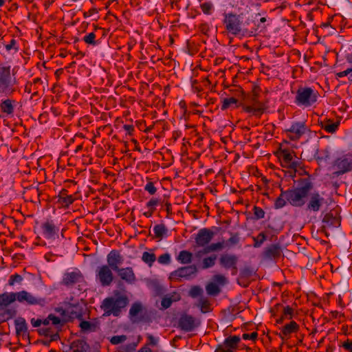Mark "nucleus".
<instances>
[{"instance_id": "58", "label": "nucleus", "mask_w": 352, "mask_h": 352, "mask_svg": "<svg viewBox=\"0 0 352 352\" xmlns=\"http://www.w3.org/2000/svg\"><path fill=\"white\" fill-rule=\"evenodd\" d=\"M254 274V271L250 267H245L241 271V276L243 278H250Z\"/></svg>"}, {"instance_id": "11", "label": "nucleus", "mask_w": 352, "mask_h": 352, "mask_svg": "<svg viewBox=\"0 0 352 352\" xmlns=\"http://www.w3.org/2000/svg\"><path fill=\"white\" fill-rule=\"evenodd\" d=\"M238 256L232 254H223L219 259V265L226 270H231L232 274L237 272Z\"/></svg>"}, {"instance_id": "10", "label": "nucleus", "mask_w": 352, "mask_h": 352, "mask_svg": "<svg viewBox=\"0 0 352 352\" xmlns=\"http://www.w3.org/2000/svg\"><path fill=\"white\" fill-rule=\"evenodd\" d=\"M200 324L199 319L195 318L191 315L183 314L178 320V327L185 332L193 331Z\"/></svg>"}, {"instance_id": "41", "label": "nucleus", "mask_w": 352, "mask_h": 352, "mask_svg": "<svg viewBox=\"0 0 352 352\" xmlns=\"http://www.w3.org/2000/svg\"><path fill=\"white\" fill-rule=\"evenodd\" d=\"M238 100L234 97L224 98L221 109V110H226L230 106L236 104Z\"/></svg>"}, {"instance_id": "56", "label": "nucleus", "mask_w": 352, "mask_h": 352, "mask_svg": "<svg viewBox=\"0 0 352 352\" xmlns=\"http://www.w3.org/2000/svg\"><path fill=\"white\" fill-rule=\"evenodd\" d=\"M22 280H23V278L21 275H19L18 274H15L10 276L9 280H8V284L12 286L16 283H21L22 281Z\"/></svg>"}, {"instance_id": "16", "label": "nucleus", "mask_w": 352, "mask_h": 352, "mask_svg": "<svg viewBox=\"0 0 352 352\" xmlns=\"http://www.w3.org/2000/svg\"><path fill=\"white\" fill-rule=\"evenodd\" d=\"M123 257L119 251L113 250L107 256V266L116 272L120 269L119 266L123 263Z\"/></svg>"}, {"instance_id": "18", "label": "nucleus", "mask_w": 352, "mask_h": 352, "mask_svg": "<svg viewBox=\"0 0 352 352\" xmlns=\"http://www.w3.org/2000/svg\"><path fill=\"white\" fill-rule=\"evenodd\" d=\"M197 271V267L194 265L182 267L172 272L171 277L172 278H188L191 275L195 274Z\"/></svg>"}, {"instance_id": "3", "label": "nucleus", "mask_w": 352, "mask_h": 352, "mask_svg": "<svg viewBox=\"0 0 352 352\" xmlns=\"http://www.w3.org/2000/svg\"><path fill=\"white\" fill-rule=\"evenodd\" d=\"M312 188L313 185L308 179H300L297 187L287 190L288 203L295 207L302 206Z\"/></svg>"}, {"instance_id": "64", "label": "nucleus", "mask_w": 352, "mask_h": 352, "mask_svg": "<svg viewBox=\"0 0 352 352\" xmlns=\"http://www.w3.org/2000/svg\"><path fill=\"white\" fill-rule=\"evenodd\" d=\"M342 346L349 352H352V340L347 339L342 343Z\"/></svg>"}, {"instance_id": "15", "label": "nucleus", "mask_w": 352, "mask_h": 352, "mask_svg": "<svg viewBox=\"0 0 352 352\" xmlns=\"http://www.w3.org/2000/svg\"><path fill=\"white\" fill-rule=\"evenodd\" d=\"M42 233L47 239H55L58 236L59 228L55 225L52 220H47L42 223Z\"/></svg>"}, {"instance_id": "40", "label": "nucleus", "mask_w": 352, "mask_h": 352, "mask_svg": "<svg viewBox=\"0 0 352 352\" xmlns=\"http://www.w3.org/2000/svg\"><path fill=\"white\" fill-rule=\"evenodd\" d=\"M206 289L207 293L209 295H212V296H216L220 292L219 287L214 283H208L206 287Z\"/></svg>"}, {"instance_id": "34", "label": "nucleus", "mask_w": 352, "mask_h": 352, "mask_svg": "<svg viewBox=\"0 0 352 352\" xmlns=\"http://www.w3.org/2000/svg\"><path fill=\"white\" fill-rule=\"evenodd\" d=\"M142 260L144 263L151 267L156 261V256L153 252H144L142 256Z\"/></svg>"}, {"instance_id": "20", "label": "nucleus", "mask_w": 352, "mask_h": 352, "mask_svg": "<svg viewBox=\"0 0 352 352\" xmlns=\"http://www.w3.org/2000/svg\"><path fill=\"white\" fill-rule=\"evenodd\" d=\"M300 326L295 321H290L280 329V337L282 339H288L293 333L298 331Z\"/></svg>"}, {"instance_id": "24", "label": "nucleus", "mask_w": 352, "mask_h": 352, "mask_svg": "<svg viewBox=\"0 0 352 352\" xmlns=\"http://www.w3.org/2000/svg\"><path fill=\"white\" fill-rule=\"evenodd\" d=\"M281 248L279 244H272L267 247L264 251V256L269 259H274L280 256Z\"/></svg>"}, {"instance_id": "52", "label": "nucleus", "mask_w": 352, "mask_h": 352, "mask_svg": "<svg viewBox=\"0 0 352 352\" xmlns=\"http://www.w3.org/2000/svg\"><path fill=\"white\" fill-rule=\"evenodd\" d=\"M203 293L202 289L199 286H193L189 292V294L192 298H196Z\"/></svg>"}, {"instance_id": "43", "label": "nucleus", "mask_w": 352, "mask_h": 352, "mask_svg": "<svg viewBox=\"0 0 352 352\" xmlns=\"http://www.w3.org/2000/svg\"><path fill=\"white\" fill-rule=\"evenodd\" d=\"M254 245L253 246L256 248H259L266 240V236L264 232H261L256 237H253Z\"/></svg>"}, {"instance_id": "26", "label": "nucleus", "mask_w": 352, "mask_h": 352, "mask_svg": "<svg viewBox=\"0 0 352 352\" xmlns=\"http://www.w3.org/2000/svg\"><path fill=\"white\" fill-rule=\"evenodd\" d=\"M17 300L16 292H5L0 294V307H7Z\"/></svg>"}, {"instance_id": "44", "label": "nucleus", "mask_w": 352, "mask_h": 352, "mask_svg": "<svg viewBox=\"0 0 352 352\" xmlns=\"http://www.w3.org/2000/svg\"><path fill=\"white\" fill-rule=\"evenodd\" d=\"M49 320L51 323L57 327H61L63 326L65 321L61 320L59 317L56 316L53 314H49Z\"/></svg>"}, {"instance_id": "14", "label": "nucleus", "mask_w": 352, "mask_h": 352, "mask_svg": "<svg viewBox=\"0 0 352 352\" xmlns=\"http://www.w3.org/2000/svg\"><path fill=\"white\" fill-rule=\"evenodd\" d=\"M214 236V232L208 228L200 229L195 238V243L198 247H206Z\"/></svg>"}, {"instance_id": "50", "label": "nucleus", "mask_w": 352, "mask_h": 352, "mask_svg": "<svg viewBox=\"0 0 352 352\" xmlns=\"http://www.w3.org/2000/svg\"><path fill=\"white\" fill-rule=\"evenodd\" d=\"M127 337L125 335L114 336L111 338L110 342L113 345H117L126 340Z\"/></svg>"}, {"instance_id": "33", "label": "nucleus", "mask_w": 352, "mask_h": 352, "mask_svg": "<svg viewBox=\"0 0 352 352\" xmlns=\"http://www.w3.org/2000/svg\"><path fill=\"white\" fill-rule=\"evenodd\" d=\"M339 126V122H332L330 120L321 122V127L326 131L327 133H335Z\"/></svg>"}, {"instance_id": "53", "label": "nucleus", "mask_w": 352, "mask_h": 352, "mask_svg": "<svg viewBox=\"0 0 352 352\" xmlns=\"http://www.w3.org/2000/svg\"><path fill=\"white\" fill-rule=\"evenodd\" d=\"M346 76H349V80L352 82V68H347L346 70L336 74V77L338 78H343Z\"/></svg>"}, {"instance_id": "28", "label": "nucleus", "mask_w": 352, "mask_h": 352, "mask_svg": "<svg viewBox=\"0 0 352 352\" xmlns=\"http://www.w3.org/2000/svg\"><path fill=\"white\" fill-rule=\"evenodd\" d=\"M168 232L166 226L163 223L157 224L153 227L155 237L159 240L166 237L168 235Z\"/></svg>"}, {"instance_id": "1", "label": "nucleus", "mask_w": 352, "mask_h": 352, "mask_svg": "<svg viewBox=\"0 0 352 352\" xmlns=\"http://www.w3.org/2000/svg\"><path fill=\"white\" fill-rule=\"evenodd\" d=\"M223 22L227 32L234 36H254L257 30L254 26L249 28L250 22L243 21L241 14L226 13Z\"/></svg>"}, {"instance_id": "35", "label": "nucleus", "mask_w": 352, "mask_h": 352, "mask_svg": "<svg viewBox=\"0 0 352 352\" xmlns=\"http://www.w3.org/2000/svg\"><path fill=\"white\" fill-rule=\"evenodd\" d=\"M294 160L295 157H294L293 153H291L287 150H283L280 153L281 165L294 161Z\"/></svg>"}, {"instance_id": "46", "label": "nucleus", "mask_w": 352, "mask_h": 352, "mask_svg": "<svg viewBox=\"0 0 352 352\" xmlns=\"http://www.w3.org/2000/svg\"><path fill=\"white\" fill-rule=\"evenodd\" d=\"M200 8L206 14H211L213 10V5L210 2H204L201 4Z\"/></svg>"}, {"instance_id": "30", "label": "nucleus", "mask_w": 352, "mask_h": 352, "mask_svg": "<svg viewBox=\"0 0 352 352\" xmlns=\"http://www.w3.org/2000/svg\"><path fill=\"white\" fill-rule=\"evenodd\" d=\"M58 197L59 201L65 206H69L74 201L73 196L67 195V190L65 189L60 192Z\"/></svg>"}, {"instance_id": "23", "label": "nucleus", "mask_w": 352, "mask_h": 352, "mask_svg": "<svg viewBox=\"0 0 352 352\" xmlns=\"http://www.w3.org/2000/svg\"><path fill=\"white\" fill-rule=\"evenodd\" d=\"M294 157L295 160L294 161L281 165L283 168L287 169V173L288 176L292 178L296 177L297 169L301 166V162L298 158L296 156Z\"/></svg>"}, {"instance_id": "62", "label": "nucleus", "mask_w": 352, "mask_h": 352, "mask_svg": "<svg viewBox=\"0 0 352 352\" xmlns=\"http://www.w3.org/2000/svg\"><path fill=\"white\" fill-rule=\"evenodd\" d=\"M293 315V309L289 307H285L283 309V316L285 318L291 319Z\"/></svg>"}, {"instance_id": "31", "label": "nucleus", "mask_w": 352, "mask_h": 352, "mask_svg": "<svg viewBox=\"0 0 352 352\" xmlns=\"http://www.w3.org/2000/svg\"><path fill=\"white\" fill-rule=\"evenodd\" d=\"M192 258V254L187 250H182L179 252L177 260L182 264L190 263Z\"/></svg>"}, {"instance_id": "32", "label": "nucleus", "mask_w": 352, "mask_h": 352, "mask_svg": "<svg viewBox=\"0 0 352 352\" xmlns=\"http://www.w3.org/2000/svg\"><path fill=\"white\" fill-rule=\"evenodd\" d=\"M287 190H282L280 195L276 199L274 202V208L280 209L283 208L287 201L288 202V197L286 196Z\"/></svg>"}, {"instance_id": "19", "label": "nucleus", "mask_w": 352, "mask_h": 352, "mask_svg": "<svg viewBox=\"0 0 352 352\" xmlns=\"http://www.w3.org/2000/svg\"><path fill=\"white\" fill-rule=\"evenodd\" d=\"M116 272L122 280L129 284H133L136 280L135 274L131 267L120 268Z\"/></svg>"}, {"instance_id": "22", "label": "nucleus", "mask_w": 352, "mask_h": 352, "mask_svg": "<svg viewBox=\"0 0 352 352\" xmlns=\"http://www.w3.org/2000/svg\"><path fill=\"white\" fill-rule=\"evenodd\" d=\"M70 349L73 352H90L89 345L81 339L74 340L70 344Z\"/></svg>"}, {"instance_id": "25", "label": "nucleus", "mask_w": 352, "mask_h": 352, "mask_svg": "<svg viewBox=\"0 0 352 352\" xmlns=\"http://www.w3.org/2000/svg\"><path fill=\"white\" fill-rule=\"evenodd\" d=\"M265 109V104L261 102H256L255 103L250 105H246L244 107V110L248 112L252 113L254 116L261 115Z\"/></svg>"}, {"instance_id": "54", "label": "nucleus", "mask_w": 352, "mask_h": 352, "mask_svg": "<svg viewBox=\"0 0 352 352\" xmlns=\"http://www.w3.org/2000/svg\"><path fill=\"white\" fill-rule=\"evenodd\" d=\"M346 76H349V80L352 82V68H347L346 70L336 74V77L338 78H343Z\"/></svg>"}, {"instance_id": "48", "label": "nucleus", "mask_w": 352, "mask_h": 352, "mask_svg": "<svg viewBox=\"0 0 352 352\" xmlns=\"http://www.w3.org/2000/svg\"><path fill=\"white\" fill-rule=\"evenodd\" d=\"M142 310V305L140 303L135 302L132 305L129 310L131 316H136Z\"/></svg>"}, {"instance_id": "37", "label": "nucleus", "mask_w": 352, "mask_h": 352, "mask_svg": "<svg viewBox=\"0 0 352 352\" xmlns=\"http://www.w3.org/2000/svg\"><path fill=\"white\" fill-rule=\"evenodd\" d=\"M70 314L72 318H80L82 316L81 307L78 306H72L68 308L67 311Z\"/></svg>"}, {"instance_id": "59", "label": "nucleus", "mask_w": 352, "mask_h": 352, "mask_svg": "<svg viewBox=\"0 0 352 352\" xmlns=\"http://www.w3.org/2000/svg\"><path fill=\"white\" fill-rule=\"evenodd\" d=\"M213 280L218 284L225 285L227 283V278L222 274H216L213 276Z\"/></svg>"}, {"instance_id": "27", "label": "nucleus", "mask_w": 352, "mask_h": 352, "mask_svg": "<svg viewBox=\"0 0 352 352\" xmlns=\"http://www.w3.org/2000/svg\"><path fill=\"white\" fill-rule=\"evenodd\" d=\"M180 299V295L176 292H174L171 294H168L165 296L161 302V305L164 309L169 308L173 302L177 301Z\"/></svg>"}, {"instance_id": "55", "label": "nucleus", "mask_w": 352, "mask_h": 352, "mask_svg": "<svg viewBox=\"0 0 352 352\" xmlns=\"http://www.w3.org/2000/svg\"><path fill=\"white\" fill-rule=\"evenodd\" d=\"M157 261L162 265L169 264L170 262V256L168 253L163 254L158 257Z\"/></svg>"}, {"instance_id": "39", "label": "nucleus", "mask_w": 352, "mask_h": 352, "mask_svg": "<svg viewBox=\"0 0 352 352\" xmlns=\"http://www.w3.org/2000/svg\"><path fill=\"white\" fill-rule=\"evenodd\" d=\"M16 331L17 333H25L28 330L27 324L24 319L17 320L15 321Z\"/></svg>"}, {"instance_id": "61", "label": "nucleus", "mask_w": 352, "mask_h": 352, "mask_svg": "<svg viewBox=\"0 0 352 352\" xmlns=\"http://www.w3.org/2000/svg\"><path fill=\"white\" fill-rule=\"evenodd\" d=\"M146 338L148 339V345L155 346L158 342V338H155L151 334L146 333Z\"/></svg>"}, {"instance_id": "63", "label": "nucleus", "mask_w": 352, "mask_h": 352, "mask_svg": "<svg viewBox=\"0 0 352 352\" xmlns=\"http://www.w3.org/2000/svg\"><path fill=\"white\" fill-rule=\"evenodd\" d=\"M258 336V333L256 332H252V333H244L242 336L243 339L244 340H254L256 339Z\"/></svg>"}, {"instance_id": "6", "label": "nucleus", "mask_w": 352, "mask_h": 352, "mask_svg": "<svg viewBox=\"0 0 352 352\" xmlns=\"http://www.w3.org/2000/svg\"><path fill=\"white\" fill-rule=\"evenodd\" d=\"M240 342L241 338L239 336H230L217 345L214 352H236Z\"/></svg>"}, {"instance_id": "60", "label": "nucleus", "mask_w": 352, "mask_h": 352, "mask_svg": "<svg viewBox=\"0 0 352 352\" xmlns=\"http://www.w3.org/2000/svg\"><path fill=\"white\" fill-rule=\"evenodd\" d=\"M5 47L7 51H10L12 50H14L15 52L18 51V47H16V41L14 38L11 39L10 43L5 45Z\"/></svg>"}, {"instance_id": "38", "label": "nucleus", "mask_w": 352, "mask_h": 352, "mask_svg": "<svg viewBox=\"0 0 352 352\" xmlns=\"http://www.w3.org/2000/svg\"><path fill=\"white\" fill-rule=\"evenodd\" d=\"M223 247H224L223 242L212 243L206 247V252H208V253L217 252V251L222 250L223 248Z\"/></svg>"}, {"instance_id": "47", "label": "nucleus", "mask_w": 352, "mask_h": 352, "mask_svg": "<svg viewBox=\"0 0 352 352\" xmlns=\"http://www.w3.org/2000/svg\"><path fill=\"white\" fill-rule=\"evenodd\" d=\"M160 204V199L157 198H151L146 204V206L150 210L155 212L156 206Z\"/></svg>"}, {"instance_id": "5", "label": "nucleus", "mask_w": 352, "mask_h": 352, "mask_svg": "<svg viewBox=\"0 0 352 352\" xmlns=\"http://www.w3.org/2000/svg\"><path fill=\"white\" fill-rule=\"evenodd\" d=\"M10 66H0V94H12L14 89L12 87Z\"/></svg>"}, {"instance_id": "17", "label": "nucleus", "mask_w": 352, "mask_h": 352, "mask_svg": "<svg viewBox=\"0 0 352 352\" xmlns=\"http://www.w3.org/2000/svg\"><path fill=\"white\" fill-rule=\"evenodd\" d=\"M324 202V199L318 192L310 195L307 205V210L313 212H318Z\"/></svg>"}, {"instance_id": "45", "label": "nucleus", "mask_w": 352, "mask_h": 352, "mask_svg": "<svg viewBox=\"0 0 352 352\" xmlns=\"http://www.w3.org/2000/svg\"><path fill=\"white\" fill-rule=\"evenodd\" d=\"M140 337H139L138 340L137 342H131L127 344H125L122 346V349L124 352H133L135 351L136 347L140 340Z\"/></svg>"}, {"instance_id": "2", "label": "nucleus", "mask_w": 352, "mask_h": 352, "mask_svg": "<svg viewBox=\"0 0 352 352\" xmlns=\"http://www.w3.org/2000/svg\"><path fill=\"white\" fill-rule=\"evenodd\" d=\"M129 303L127 296L118 290L113 292V296L105 298L100 305V309L104 311V316H109L113 315L118 317L120 315L122 310Z\"/></svg>"}, {"instance_id": "21", "label": "nucleus", "mask_w": 352, "mask_h": 352, "mask_svg": "<svg viewBox=\"0 0 352 352\" xmlns=\"http://www.w3.org/2000/svg\"><path fill=\"white\" fill-rule=\"evenodd\" d=\"M322 223L324 227L338 228L340 226V218L336 214L330 212L324 216Z\"/></svg>"}, {"instance_id": "8", "label": "nucleus", "mask_w": 352, "mask_h": 352, "mask_svg": "<svg viewBox=\"0 0 352 352\" xmlns=\"http://www.w3.org/2000/svg\"><path fill=\"white\" fill-rule=\"evenodd\" d=\"M17 301L21 303H26L28 305H41L45 304V300L43 298L37 297L32 293L23 290L16 292Z\"/></svg>"}, {"instance_id": "51", "label": "nucleus", "mask_w": 352, "mask_h": 352, "mask_svg": "<svg viewBox=\"0 0 352 352\" xmlns=\"http://www.w3.org/2000/svg\"><path fill=\"white\" fill-rule=\"evenodd\" d=\"M253 212H254V218L256 219H261L264 218V217H265V213L264 210L260 207H258L256 206H254Z\"/></svg>"}, {"instance_id": "36", "label": "nucleus", "mask_w": 352, "mask_h": 352, "mask_svg": "<svg viewBox=\"0 0 352 352\" xmlns=\"http://www.w3.org/2000/svg\"><path fill=\"white\" fill-rule=\"evenodd\" d=\"M217 256L216 254H212L210 256L206 257L202 261V269H208L213 267L215 265V262L217 260Z\"/></svg>"}, {"instance_id": "13", "label": "nucleus", "mask_w": 352, "mask_h": 352, "mask_svg": "<svg viewBox=\"0 0 352 352\" xmlns=\"http://www.w3.org/2000/svg\"><path fill=\"white\" fill-rule=\"evenodd\" d=\"M333 167L338 170L335 173L337 175H342L352 170V155H346L338 158Z\"/></svg>"}, {"instance_id": "12", "label": "nucleus", "mask_w": 352, "mask_h": 352, "mask_svg": "<svg viewBox=\"0 0 352 352\" xmlns=\"http://www.w3.org/2000/svg\"><path fill=\"white\" fill-rule=\"evenodd\" d=\"M84 281V276L78 269L72 272H67L63 274L61 281L62 285L67 287H73L76 283Z\"/></svg>"}, {"instance_id": "4", "label": "nucleus", "mask_w": 352, "mask_h": 352, "mask_svg": "<svg viewBox=\"0 0 352 352\" xmlns=\"http://www.w3.org/2000/svg\"><path fill=\"white\" fill-rule=\"evenodd\" d=\"M318 92L308 87H300L296 94L295 103L298 106L309 107L316 102Z\"/></svg>"}, {"instance_id": "7", "label": "nucleus", "mask_w": 352, "mask_h": 352, "mask_svg": "<svg viewBox=\"0 0 352 352\" xmlns=\"http://www.w3.org/2000/svg\"><path fill=\"white\" fill-rule=\"evenodd\" d=\"M309 131L307 125L304 122H292L289 129L285 130L287 137L290 140H298Z\"/></svg>"}, {"instance_id": "29", "label": "nucleus", "mask_w": 352, "mask_h": 352, "mask_svg": "<svg viewBox=\"0 0 352 352\" xmlns=\"http://www.w3.org/2000/svg\"><path fill=\"white\" fill-rule=\"evenodd\" d=\"M14 100L7 99L3 100L0 104V109L1 111L8 115H10L14 112Z\"/></svg>"}, {"instance_id": "57", "label": "nucleus", "mask_w": 352, "mask_h": 352, "mask_svg": "<svg viewBox=\"0 0 352 352\" xmlns=\"http://www.w3.org/2000/svg\"><path fill=\"white\" fill-rule=\"evenodd\" d=\"M144 190L147 191L151 195L155 194L157 188L152 182H148L144 186Z\"/></svg>"}, {"instance_id": "42", "label": "nucleus", "mask_w": 352, "mask_h": 352, "mask_svg": "<svg viewBox=\"0 0 352 352\" xmlns=\"http://www.w3.org/2000/svg\"><path fill=\"white\" fill-rule=\"evenodd\" d=\"M96 34L94 32L89 33L85 35L82 40L88 45L95 46L98 44V41H96Z\"/></svg>"}, {"instance_id": "9", "label": "nucleus", "mask_w": 352, "mask_h": 352, "mask_svg": "<svg viewBox=\"0 0 352 352\" xmlns=\"http://www.w3.org/2000/svg\"><path fill=\"white\" fill-rule=\"evenodd\" d=\"M112 269L107 265H103L98 267L96 270V278L103 287L109 286L113 280Z\"/></svg>"}, {"instance_id": "49", "label": "nucleus", "mask_w": 352, "mask_h": 352, "mask_svg": "<svg viewBox=\"0 0 352 352\" xmlns=\"http://www.w3.org/2000/svg\"><path fill=\"white\" fill-rule=\"evenodd\" d=\"M79 327L82 331H94L95 327L94 324L86 320H82L80 323Z\"/></svg>"}]
</instances>
